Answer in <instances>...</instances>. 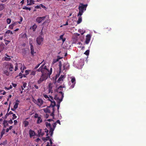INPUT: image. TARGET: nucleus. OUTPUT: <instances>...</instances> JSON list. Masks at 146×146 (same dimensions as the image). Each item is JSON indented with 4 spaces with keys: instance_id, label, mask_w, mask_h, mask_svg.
Instances as JSON below:
<instances>
[{
    "instance_id": "nucleus-1",
    "label": "nucleus",
    "mask_w": 146,
    "mask_h": 146,
    "mask_svg": "<svg viewBox=\"0 0 146 146\" xmlns=\"http://www.w3.org/2000/svg\"><path fill=\"white\" fill-rule=\"evenodd\" d=\"M80 5L78 7L79 11L77 15L78 17L79 15H82L84 11L86 10L87 6V4L84 5L81 3H80Z\"/></svg>"
},
{
    "instance_id": "nucleus-2",
    "label": "nucleus",
    "mask_w": 146,
    "mask_h": 146,
    "mask_svg": "<svg viewBox=\"0 0 146 146\" xmlns=\"http://www.w3.org/2000/svg\"><path fill=\"white\" fill-rule=\"evenodd\" d=\"M52 68H50V71H49L48 69L46 68V66H45L43 67V69L42 71V74L46 75L48 76H50L52 73Z\"/></svg>"
},
{
    "instance_id": "nucleus-3",
    "label": "nucleus",
    "mask_w": 146,
    "mask_h": 146,
    "mask_svg": "<svg viewBox=\"0 0 146 146\" xmlns=\"http://www.w3.org/2000/svg\"><path fill=\"white\" fill-rule=\"evenodd\" d=\"M63 98L64 96L63 94L62 95V97L60 98L58 97L56 95H55L54 97V99L56 101L57 103L56 106L57 107V109L58 111L60 107V103L62 101Z\"/></svg>"
},
{
    "instance_id": "nucleus-4",
    "label": "nucleus",
    "mask_w": 146,
    "mask_h": 146,
    "mask_svg": "<svg viewBox=\"0 0 146 146\" xmlns=\"http://www.w3.org/2000/svg\"><path fill=\"white\" fill-rule=\"evenodd\" d=\"M33 102L39 107H40L43 104V101L41 99L38 98L37 100L35 99L33 100Z\"/></svg>"
},
{
    "instance_id": "nucleus-5",
    "label": "nucleus",
    "mask_w": 146,
    "mask_h": 146,
    "mask_svg": "<svg viewBox=\"0 0 146 146\" xmlns=\"http://www.w3.org/2000/svg\"><path fill=\"white\" fill-rule=\"evenodd\" d=\"M48 77V76L46 75L42 74L40 79L37 81L38 84H40L42 82L46 80Z\"/></svg>"
},
{
    "instance_id": "nucleus-6",
    "label": "nucleus",
    "mask_w": 146,
    "mask_h": 146,
    "mask_svg": "<svg viewBox=\"0 0 146 146\" xmlns=\"http://www.w3.org/2000/svg\"><path fill=\"white\" fill-rule=\"evenodd\" d=\"M65 89V87L64 86H59L57 90V92H58L59 94H60V97H62V95L63 94L64 96V93H63V88Z\"/></svg>"
},
{
    "instance_id": "nucleus-7",
    "label": "nucleus",
    "mask_w": 146,
    "mask_h": 146,
    "mask_svg": "<svg viewBox=\"0 0 146 146\" xmlns=\"http://www.w3.org/2000/svg\"><path fill=\"white\" fill-rule=\"evenodd\" d=\"M58 66H59V72L55 76V80H56V79L59 76L60 73L61 71V68H62V64L61 62L60 61L59 62V65Z\"/></svg>"
},
{
    "instance_id": "nucleus-8",
    "label": "nucleus",
    "mask_w": 146,
    "mask_h": 146,
    "mask_svg": "<svg viewBox=\"0 0 146 146\" xmlns=\"http://www.w3.org/2000/svg\"><path fill=\"white\" fill-rule=\"evenodd\" d=\"M43 38L41 36H39L36 39V42L37 44L40 45L41 43L43 42Z\"/></svg>"
},
{
    "instance_id": "nucleus-9",
    "label": "nucleus",
    "mask_w": 146,
    "mask_h": 146,
    "mask_svg": "<svg viewBox=\"0 0 146 146\" xmlns=\"http://www.w3.org/2000/svg\"><path fill=\"white\" fill-rule=\"evenodd\" d=\"M51 104L50 106V107H51L52 108V112H54L55 109L54 108V107L56 106V103L55 101H52V100H50Z\"/></svg>"
},
{
    "instance_id": "nucleus-10",
    "label": "nucleus",
    "mask_w": 146,
    "mask_h": 146,
    "mask_svg": "<svg viewBox=\"0 0 146 146\" xmlns=\"http://www.w3.org/2000/svg\"><path fill=\"white\" fill-rule=\"evenodd\" d=\"M46 17L44 16L43 17H37L36 19V22L39 23L41 22Z\"/></svg>"
},
{
    "instance_id": "nucleus-11",
    "label": "nucleus",
    "mask_w": 146,
    "mask_h": 146,
    "mask_svg": "<svg viewBox=\"0 0 146 146\" xmlns=\"http://www.w3.org/2000/svg\"><path fill=\"white\" fill-rule=\"evenodd\" d=\"M91 38V36L90 35H88L86 36V40L85 42L86 44H88Z\"/></svg>"
},
{
    "instance_id": "nucleus-12",
    "label": "nucleus",
    "mask_w": 146,
    "mask_h": 146,
    "mask_svg": "<svg viewBox=\"0 0 146 146\" xmlns=\"http://www.w3.org/2000/svg\"><path fill=\"white\" fill-rule=\"evenodd\" d=\"M4 65L5 66V67L7 66H10L9 67V69H11L13 68V66L12 64L9 62H5L4 63Z\"/></svg>"
},
{
    "instance_id": "nucleus-13",
    "label": "nucleus",
    "mask_w": 146,
    "mask_h": 146,
    "mask_svg": "<svg viewBox=\"0 0 146 146\" xmlns=\"http://www.w3.org/2000/svg\"><path fill=\"white\" fill-rule=\"evenodd\" d=\"M44 97L46 99L50 101V100H52V101H54L53 97L51 96H49V98L48 96L46 95H43Z\"/></svg>"
},
{
    "instance_id": "nucleus-14",
    "label": "nucleus",
    "mask_w": 146,
    "mask_h": 146,
    "mask_svg": "<svg viewBox=\"0 0 146 146\" xmlns=\"http://www.w3.org/2000/svg\"><path fill=\"white\" fill-rule=\"evenodd\" d=\"M69 65L68 64L64 63L63 66V70H68L69 69Z\"/></svg>"
},
{
    "instance_id": "nucleus-15",
    "label": "nucleus",
    "mask_w": 146,
    "mask_h": 146,
    "mask_svg": "<svg viewBox=\"0 0 146 146\" xmlns=\"http://www.w3.org/2000/svg\"><path fill=\"white\" fill-rule=\"evenodd\" d=\"M65 76L64 75H61L57 81L58 83H60L61 81H63V79L65 78Z\"/></svg>"
},
{
    "instance_id": "nucleus-16",
    "label": "nucleus",
    "mask_w": 146,
    "mask_h": 146,
    "mask_svg": "<svg viewBox=\"0 0 146 146\" xmlns=\"http://www.w3.org/2000/svg\"><path fill=\"white\" fill-rule=\"evenodd\" d=\"M47 30L45 29L44 27H43L42 29L41 32H40V36H42L43 35V33L46 34L47 31Z\"/></svg>"
},
{
    "instance_id": "nucleus-17",
    "label": "nucleus",
    "mask_w": 146,
    "mask_h": 146,
    "mask_svg": "<svg viewBox=\"0 0 146 146\" xmlns=\"http://www.w3.org/2000/svg\"><path fill=\"white\" fill-rule=\"evenodd\" d=\"M30 49H31V53L32 56H33L34 54V53H35V52H34V47L33 45L31 46L30 47Z\"/></svg>"
},
{
    "instance_id": "nucleus-18",
    "label": "nucleus",
    "mask_w": 146,
    "mask_h": 146,
    "mask_svg": "<svg viewBox=\"0 0 146 146\" xmlns=\"http://www.w3.org/2000/svg\"><path fill=\"white\" fill-rule=\"evenodd\" d=\"M16 66H15V71H16L18 69V64L17 63H16ZM18 65H19L21 66V68L20 69L21 70L22 69V64L21 63H19L18 64Z\"/></svg>"
},
{
    "instance_id": "nucleus-19",
    "label": "nucleus",
    "mask_w": 146,
    "mask_h": 146,
    "mask_svg": "<svg viewBox=\"0 0 146 146\" xmlns=\"http://www.w3.org/2000/svg\"><path fill=\"white\" fill-rule=\"evenodd\" d=\"M3 128H5L9 125L8 121L6 120H4L3 123Z\"/></svg>"
},
{
    "instance_id": "nucleus-20",
    "label": "nucleus",
    "mask_w": 146,
    "mask_h": 146,
    "mask_svg": "<svg viewBox=\"0 0 146 146\" xmlns=\"http://www.w3.org/2000/svg\"><path fill=\"white\" fill-rule=\"evenodd\" d=\"M50 106H49L48 108H47L43 109L45 113H50L51 111L50 109H49V108H50Z\"/></svg>"
},
{
    "instance_id": "nucleus-21",
    "label": "nucleus",
    "mask_w": 146,
    "mask_h": 146,
    "mask_svg": "<svg viewBox=\"0 0 146 146\" xmlns=\"http://www.w3.org/2000/svg\"><path fill=\"white\" fill-rule=\"evenodd\" d=\"M29 133L31 137H32V136H33L35 135V133L34 131L31 129H30L29 130Z\"/></svg>"
},
{
    "instance_id": "nucleus-22",
    "label": "nucleus",
    "mask_w": 146,
    "mask_h": 146,
    "mask_svg": "<svg viewBox=\"0 0 146 146\" xmlns=\"http://www.w3.org/2000/svg\"><path fill=\"white\" fill-rule=\"evenodd\" d=\"M45 124L46 127L48 128L49 129H50L51 128H52L50 123H49L48 122H46L45 123Z\"/></svg>"
},
{
    "instance_id": "nucleus-23",
    "label": "nucleus",
    "mask_w": 146,
    "mask_h": 146,
    "mask_svg": "<svg viewBox=\"0 0 146 146\" xmlns=\"http://www.w3.org/2000/svg\"><path fill=\"white\" fill-rule=\"evenodd\" d=\"M81 15H79L78 17V20L77 21V24H79L82 21V17Z\"/></svg>"
},
{
    "instance_id": "nucleus-24",
    "label": "nucleus",
    "mask_w": 146,
    "mask_h": 146,
    "mask_svg": "<svg viewBox=\"0 0 146 146\" xmlns=\"http://www.w3.org/2000/svg\"><path fill=\"white\" fill-rule=\"evenodd\" d=\"M42 121V119H41V117H38L37 118V123L38 124H40Z\"/></svg>"
},
{
    "instance_id": "nucleus-25",
    "label": "nucleus",
    "mask_w": 146,
    "mask_h": 146,
    "mask_svg": "<svg viewBox=\"0 0 146 146\" xmlns=\"http://www.w3.org/2000/svg\"><path fill=\"white\" fill-rule=\"evenodd\" d=\"M5 129L3 128L1 133L0 138H1L3 136V135L5 134Z\"/></svg>"
},
{
    "instance_id": "nucleus-26",
    "label": "nucleus",
    "mask_w": 146,
    "mask_h": 146,
    "mask_svg": "<svg viewBox=\"0 0 146 146\" xmlns=\"http://www.w3.org/2000/svg\"><path fill=\"white\" fill-rule=\"evenodd\" d=\"M29 122L27 121H24L23 122V123L24 125V127H27L29 124Z\"/></svg>"
},
{
    "instance_id": "nucleus-27",
    "label": "nucleus",
    "mask_w": 146,
    "mask_h": 146,
    "mask_svg": "<svg viewBox=\"0 0 146 146\" xmlns=\"http://www.w3.org/2000/svg\"><path fill=\"white\" fill-rule=\"evenodd\" d=\"M42 139L43 141L48 140L50 139V137L48 136L46 137H43L42 138Z\"/></svg>"
},
{
    "instance_id": "nucleus-28",
    "label": "nucleus",
    "mask_w": 146,
    "mask_h": 146,
    "mask_svg": "<svg viewBox=\"0 0 146 146\" xmlns=\"http://www.w3.org/2000/svg\"><path fill=\"white\" fill-rule=\"evenodd\" d=\"M29 1H30V3H27V5H31L33 4H34V1L33 0H29Z\"/></svg>"
},
{
    "instance_id": "nucleus-29",
    "label": "nucleus",
    "mask_w": 146,
    "mask_h": 146,
    "mask_svg": "<svg viewBox=\"0 0 146 146\" xmlns=\"http://www.w3.org/2000/svg\"><path fill=\"white\" fill-rule=\"evenodd\" d=\"M54 129L51 128L49 130V133H50V135L51 136L53 134V131H54Z\"/></svg>"
},
{
    "instance_id": "nucleus-30",
    "label": "nucleus",
    "mask_w": 146,
    "mask_h": 146,
    "mask_svg": "<svg viewBox=\"0 0 146 146\" xmlns=\"http://www.w3.org/2000/svg\"><path fill=\"white\" fill-rule=\"evenodd\" d=\"M3 74H5L7 76H9V72L6 70H5L3 71Z\"/></svg>"
},
{
    "instance_id": "nucleus-31",
    "label": "nucleus",
    "mask_w": 146,
    "mask_h": 146,
    "mask_svg": "<svg viewBox=\"0 0 146 146\" xmlns=\"http://www.w3.org/2000/svg\"><path fill=\"white\" fill-rule=\"evenodd\" d=\"M5 8L4 4H0V10H2Z\"/></svg>"
},
{
    "instance_id": "nucleus-32",
    "label": "nucleus",
    "mask_w": 146,
    "mask_h": 146,
    "mask_svg": "<svg viewBox=\"0 0 146 146\" xmlns=\"http://www.w3.org/2000/svg\"><path fill=\"white\" fill-rule=\"evenodd\" d=\"M37 26L35 24L33 25L32 27V29L34 31H35L36 29L37 28Z\"/></svg>"
},
{
    "instance_id": "nucleus-33",
    "label": "nucleus",
    "mask_w": 146,
    "mask_h": 146,
    "mask_svg": "<svg viewBox=\"0 0 146 146\" xmlns=\"http://www.w3.org/2000/svg\"><path fill=\"white\" fill-rule=\"evenodd\" d=\"M43 68H42V66H40V68L38 69L37 70V71L38 72H41V73H42V70H43Z\"/></svg>"
},
{
    "instance_id": "nucleus-34",
    "label": "nucleus",
    "mask_w": 146,
    "mask_h": 146,
    "mask_svg": "<svg viewBox=\"0 0 146 146\" xmlns=\"http://www.w3.org/2000/svg\"><path fill=\"white\" fill-rule=\"evenodd\" d=\"M31 73L30 74V75L34 76L35 74H36V71H31L30 72Z\"/></svg>"
},
{
    "instance_id": "nucleus-35",
    "label": "nucleus",
    "mask_w": 146,
    "mask_h": 146,
    "mask_svg": "<svg viewBox=\"0 0 146 146\" xmlns=\"http://www.w3.org/2000/svg\"><path fill=\"white\" fill-rule=\"evenodd\" d=\"M9 33L10 34H13V33L12 32V31H11L10 30H7L5 33L6 34H8Z\"/></svg>"
},
{
    "instance_id": "nucleus-36",
    "label": "nucleus",
    "mask_w": 146,
    "mask_h": 146,
    "mask_svg": "<svg viewBox=\"0 0 146 146\" xmlns=\"http://www.w3.org/2000/svg\"><path fill=\"white\" fill-rule=\"evenodd\" d=\"M38 134L39 135L43 136L44 135V133L41 132V130L38 131Z\"/></svg>"
},
{
    "instance_id": "nucleus-37",
    "label": "nucleus",
    "mask_w": 146,
    "mask_h": 146,
    "mask_svg": "<svg viewBox=\"0 0 146 146\" xmlns=\"http://www.w3.org/2000/svg\"><path fill=\"white\" fill-rule=\"evenodd\" d=\"M52 88L50 86L49 87L48 89V93H50L51 92V93H53V91L52 90Z\"/></svg>"
},
{
    "instance_id": "nucleus-38",
    "label": "nucleus",
    "mask_w": 146,
    "mask_h": 146,
    "mask_svg": "<svg viewBox=\"0 0 146 146\" xmlns=\"http://www.w3.org/2000/svg\"><path fill=\"white\" fill-rule=\"evenodd\" d=\"M33 39L30 38L29 39V44L30 46L33 45H32Z\"/></svg>"
},
{
    "instance_id": "nucleus-39",
    "label": "nucleus",
    "mask_w": 146,
    "mask_h": 146,
    "mask_svg": "<svg viewBox=\"0 0 146 146\" xmlns=\"http://www.w3.org/2000/svg\"><path fill=\"white\" fill-rule=\"evenodd\" d=\"M23 9L29 10V11H30L31 10V8H30L27 7L26 6H25L23 7Z\"/></svg>"
},
{
    "instance_id": "nucleus-40",
    "label": "nucleus",
    "mask_w": 146,
    "mask_h": 146,
    "mask_svg": "<svg viewBox=\"0 0 146 146\" xmlns=\"http://www.w3.org/2000/svg\"><path fill=\"white\" fill-rule=\"evenodd\" d=\"M75 79L74 78H72L71 80V82L73 84H75Z\"/></svg>"
},
{
    "instance_id": "nucleus-41",
    "label": "nucleus",
    "mask_w": 146,
    "mask_h": 146,
    "mask_svg": "<svg viewBox=\"0 0 146 146\" xmlns=\"http://www.w3.org/2000/svg\"><path fill=\"white\" fill-rule=\"evenodd\" d=\"M89 52L90 51L89 50H87L84 53V54H86L87 56L89 54Z\"/></svg>"
},
{
    "instance_id": "nucleus-42",
    "label": "nucleus",
    "mask_w": 146,
    "mask_h": 146,
    "mask_svg": "<svg viewBox=\"0 0 146 146\" xmlns=\"http://www.w3.org/2000/svg\"><path fill=\"white\" fill-rule=\"evenodd\" d=\"M4 47L1 45H0V53L4 49Z\"/></svg>"
},
{
    "instance_id": "nucleus-43",
    "label": "nucleus",
    "mask_w": 146,
    "mask_h": 146,
    "mask_svg": "<svg viewBox=\"0 0 146 146\" xmlns=\"http://www.w3.org/2000/svg\"><path fill=\"white\" fill-rule=\"evenodd\" d=\"M11 22V20L10 19L8 18L7 20V24H9Z\"/></svg>"
},
{
    "instance_id": "nucleus-44",
    "label": "nucleus",
    "mask_w": 146,
    "mask_h": 146,
    "mask_svg": "<svg viewBox=\"0 0 146 146\" xmlns=\"http://www.w3.org/2000/svg\"><path fill=\"white\" fill-rule=\"evenodd\" d=\"M11 59V58H8L6 57H5L4 58V60L7 61H9Z\"/></svg>"
},
{
    "instance_id": "nucleus-45",
    "label": "nucleus",
    "mask_w": 146,
    "mask_h": 146,
    "mask_svg": "<svg viewBox=\"0 0 146 146\" xmlns=\"http://www.w3.org/2000/svg\"><path fill=\"white\" fill-rule=\"evenodd\" d=\"M18 104L17 103H15V104L14 105V109H16L18 108Z\"/></svg>"
},
{
    "instance_id": "nucleus-46",
    "label": "nucleus",
    "mask_w": 146,
    "mask_h": 146,
    "mask_svg": "<svg viewBox=\"0 0 146 146\" xmlns=\"http://www.w3.org/2000/svg\"><path fill=\"white\" fill-rule=\"evenodd\" d=\"M79 32L81 33L82 35H83L85 33V31L82 30H79Z\"/></svg>"
},
{
    "instance_id": "nucleus-47",
    "label": "nucleus",
    "mask_w": 146,
    "mask_h": 146,
    "mask_svg": "<svg viewBox=\"0 0 146 146\" xmlns=\"http://www.w3.org/2000/svg\"><path fill=\"white\" fill-rule=\"evenodd\" d=\"M18 23V22H14L13 23H12L11 24V25L14 27L15 25H16Z\"/></svg>"
},
{
    "instance_id": "nucleus-48",
    "label": "nucleus",
    "mask_w": 146,
    "mask_h": 146,
    "mask_svg": "<svg viewBox=\"0 0 146 146\" xmlns=\"http://www.w3.org/2000/svg\"><path fill=\"white\" fill-rule=\"evenodd\" d=\"M41 63H42V62L40 64H38L36 66H35V67L34 68V69H36L37 68H38Z\"/></svg>"
},
{
    "instance_id": "nucleus-49",
    "label": "nucleus",
    "mask_w": 146,
    "mask_h": 146,
    "mask_svg": "<svg viewBox=\"0 0 146 146\" xmlns=\"http://www.w3.org/2000/svg\"><path fill=\"white\" fill-rule=\"evenodd\" d=\"M12 119H14L17 118V116H16L15 114H13V115Z\"/></svg>"
},
{
    "instance_id": "nucleus-50",
    "label": "nucleus",
    "mask_w": 146,
    "mask_h": 146,
    "mask_svg": "<svg viewBox=\"0 0 146 146\" xmlns=\"http://www.w3.org/2000/svg\"><path fill=\"white\" fill-rule=\"evenodd\" d=\"M53 128L52 129H54H54L55 128L56 126V123H54L52 124Z\"/></svg>"
},
{
    "instance_id": "nucleus-51",
    "label": "nucleus",
    "mask_w": 146,
    "mask_h": 146,
    "mask_svg": "<svg viewBox=\"0 0 146 146\" xmlns=\"http://www.w3.org/2000/svg\"><path fill=\"white\" fill-rule=\"evenodd\" d=\"M30 71H31V70H26V71H25L26 75H27V74H29V72H30Z\"/></svg>"
},
{
    "instance_id": "nucleus-52",
    "label": "nucleus",
    "mask_w": 146,
    "mask_h": 146,
    "mask_svg": "<svg viewBox=\"0 0 146 146\" xmlns=\"http://www.w3.org/2000/svg\"><path fill=\"white\" fill-rule=\"evenodd\" d=\"M20 21L18 22V23H19V24H21V22H22V21H23V18L22 17H20Z\"/></svg>"
},
{
    "instance_id": "nucleus-53",
    "label": "nucleus",
    "mask_w": 146,
    "mask_h": 146,
    "mask_svg": "<svg viewBox=\"0 0 146 146\" xmlns=\"http://www.w3.org/2000/svg\"><path fill=\"white\" fill-rule=\"evenodd\" d=\"M45 132L46 133V136H48V130L46 128L45 129Z\"/></svg>"
},
{
    "instance_id": "nucleus-54",
    "label": "nucleus",
    "mask_w": 146,
    "mask_h": 146,
    "mask_svg": "<svg viewBox=\"0 0 146 146\" xmlns=\"http://www.w3.org/2000/svg\"><path fill=\"white\" fill-rule=\"evenodd\" d=\"M7 143V141L5 140V141H3V142L0 145H5Z\"/></svg>"
},
{
    "instance_id": "nucleus-55",
    "label": "nucleus",
    "mask_w": 146,
    "mask_h": 146,
    "mask_svg": "<svg viewBox=\"0 0 146 146\" xmlns=\"http://www.w3.org/2000/svg\"><path fill=\"white\" fill-rule=\"evenodd\" d=\"M19 76L21 77L20 78H22L23 77V74L22 73L20 72L19 74Z\"/></svg>"
},
{
    "instance_id": "nucleus-56",
    "label": "nucleus",
    "mask_w": 146,
    "mask_h": 146,
    "mask_svg": "<svg viewBox=\"0 0 146 146\" xmlns=\"http://www.w3.org/2000/svg\"><path fill=\"white\" fill-rule=\"evenodd\" d=\"M64 34H63V35H60V38H59L60 40H61L63 38V37L64 35Z\"/></svg>"
},
{
    "instance_id": "nucleus-57",
    "label": "nucleus",
    "mask_w": 146,
    "mask_h": 146,
    "mask_svg": "<svg viewBox=\"0 0 146 146\" xmlns=\"http://www.w3.org/2000/svg\"><path fill=\"white\" fill-rule=\"evenodd\" d=\"M54 112H52V113L50 114V115L53 117V118L54 117Z\"/></svg>"
},
{
    "instance_id": "nucleus-58",
    "label": "nucleus",
    "mask_w": 146,
    "mask_h": 146,
    "mask_svg": "<svg viewBox=\"0 0 146 146\" xmlns=\"http://www.w3.org/2000/svg\"><path fill=\"white\" fill-rule=\"evenodd\" d=\"M40 6L41 7H42V8L44 9H46V7L45 6H44V5H43L42 4H40Z\"/></svg>"
},
{
    "instance_id": "nucleus-59",
    "label": "nucleus",
    "mask_w": 146,
    "mask_h": 146,
    "mask_svg": "<svg viewBox=\"0 0 146 146\" xmlns=\"http://www.w3.org/2000/svg\"><path fill=\"white\" fill-rule=\"evenodd\" d=\"M8 123L10 124H12L13 123V121L11 119L8 121Z\"/></svg>"
},
{
    "instance_id": "nucleus-60",
    "label": "nucleus",
    "mask_w": 146,
    "mask_h": 146,
    "mask_svg": "<svg viewBox=\"0 0 146 146\" xmlns=\"http://www.w3.org/2000/svg\"><path fill=\"white\" fill-rule=\"evenodd\" d=\"M13 25L11 24L9 26V29H13Z\"/></svg>"
},
{
    "instance_id": "nucleus-61",
    "label": "nucleus",
    "mask_w": 146,
    "mask_h": 146,
    "mask_svg": "<svg viewBox=\"0 0 146 146\" xmlns=\"http://www.w3.org/2000/svg\"><path fill=\"white\" fill-rule=\"evenodd\" d=\"M40 8V5H37L35 7V9H38Z\"/></svg>"
},
{
    "instance_id": "nucleus-62",
    "label": "nucleus",
    "mask_w": 146,
    "mask_h": 146,
    "mask_svg": "<svg viewBox=\"0 0 146 146\" xmlns=\"http://www.w3.org/2000/svg\"><path fill=\"white\" fill-rule=\"evenodd\" d=\"M39 116H38V114L37 113H35V118H38V117H39Z\"/></svg>"
},
{
    "instance_id": "nucleus-63",
    "label": "nucleus",
    "mask_w": 146,
    "mask_h": 146,
    "mask_svg": "<svg viewBox=\"0 0 146 146\" xmlns=\"http://www.w3.org/2000/svg\"><path fill=\"white\" fill-rule=\"evenodd\" d=\"M55 123H59L60 125L61 124L60 121L59 120H57Z\"/></svg>"
},
{
    "instance_id": "nucleus-64",
    "label": "nucleus",
    "mask_w": 146,
    "mask_h": 146,
    "mask_svg": "<svg viewBox=\"0 0 146 146\" xmlns=\"http://www.w3.org/2000/svg\"><path fill=\"white\" fill-rule=\"evenodd\" d=\"M27 85V84L25 83H24L23 84V87L24 88H25L26 85Z\"/></svg>"
}]
</instances>
